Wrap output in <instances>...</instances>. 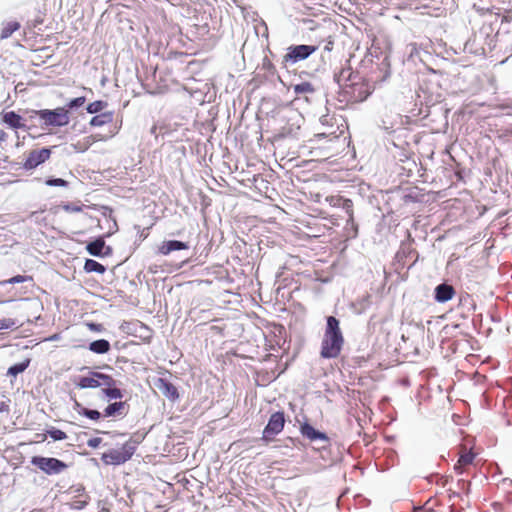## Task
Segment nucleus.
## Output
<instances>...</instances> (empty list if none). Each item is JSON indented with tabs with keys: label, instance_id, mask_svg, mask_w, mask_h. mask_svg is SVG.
Wrapping results in <instances>:
<instances>
[{
	"label": "nucleus",
	"instance_id": "9b49d317",
	"mask_svg": "<svg viewBox=\"0 0 512 512\" xmlns=\"http://www.w3.org/2000/svg\"><path fill=\"white\" fill-rule=\"evenodd\" d=\"M2 122L9 128L14 130L26 129V125L24 123L23 118L14 111L3 112Z\"/></svg>",
	"mask_w": 512,
	"mask_h": 512
},
{
	"label": "nucleus",
	"instance_id": "72a5a7b5",
	"mask_svg": "<svg viewBox=\"0 0 512 512\" xmlns=\"http://www.w3.org/2000/svg\"><path fill=\"white\" fill-rule=\"evenodd\" d=\"M145 437V433L137 432L134 436L130 437V443H140Z\"/></svg>",
	"mask_w": 512,
	"mask_h": 512
},
{
	"label": "nucleus",
	"instance_id": "9d476101",
	"mask_svg": "<svg viewBox=\"0 0 512 512\" xmlns=\"http://www.w3.org/2000/svg\"><path fill=\"white\" fill-rule=\"evenodd\" d=\"M154 385L156 389L168 399L175 401L179 398L177 388L166 379L158 378Z\"/></svg>",
	"mask_w": 512,
	"mask_h": 512
},
{
	"label": "nucleus",
	"instance_id": "ddd939ff",
	"mask_svg": "<svg viewBox=\"0 0 512 512\" xmlns=\"http://www.w3.org/2000/svg\"><path fill=\"white\" fill-rule=\"evenodd\" d=\"M300 432L304 437H306L310 441L321 440L324 442H328V436L325 433L316 430L313 426H311L308 423H304L301 425Z\"/></svg>",
	"mask_w": 512,
	"mask_h": 512
},
{
	"label": "nucleus",
	"instance_id": "f257e3e1",
	"mask_svg": "<svg viewBox=\"0 0 512 512\" xmlns=\"http://www.w3.org/2000/svg\"><path fill=\"white\" fill-rule=\"evenodd\" d=\"M344 338L339 327V321L334 316L327 317V324L321 343L322 358L332 359L340 355Z\"/></svg>",
	"mask_w": 512,
	"mask_h": 512
},
{
	"label": "nucleus",
	"instance_id": "1a4fd4ad",
	"mask_svg": "<svg viewBox=\"0 0 512 512\" xmlns=\"http://www.w3.org/2000/svg\"><path fill=\"white\" fill-rule=\"evenodd\" d=\"M128 459V451L123 447L121 450L110 449L102 454V460L108 465H118L126 462Z\"/></svg>",
	"mask_w": 512,
	"mask_h": 512
},
{
	"label": "nucleus",
	"instance_id": "393cba45",
	"mask_svg": "<svg viewBox=\"0 0 512 512\" xmlns=\"http://www.w3.org/2000/svg\"><path fill=\"white\" fill-rule=\"evenodd\" d=\"M30 364V359H25L21 363H16L13 366L9 367L8 374L12 376H17L18 374L24 372Z\"/></svg>",
	"mask_w": 512,
	"mask_h": 512
},
{
	"label": "nucleus",
	"instance_id": "ea45409f",
	"mask_svg": "<svg viewBox=\"0 0 512 512\" xmlns=\"http://www.w3.org/2000/svg\"><path fill=\"white\" fill-rule=\"evenodd\" d=\"M45 439H46V435L44 434V435L42 436V441H44Z\"/></svg>",
	"mask_w": 512,
	"mask_h": 512
},
{
	"label": "nucleus",
	"instance_id": "f704fd0d",
	"mask_svg": "<svg viewBox=\"0 0 512 512\" xmlns=\"http://www.w3.org/2000/svg\"><path fill=\"white\" fill-rule=\"evenodd\" d=\"M2 412H9V400L0 401V413Z\"/></svg>",
	"mask_w": 512,
	"mask_h": 512
},
{
	"label": "nucleus",
	"instance_id": "b1692460",
	"mask_svg": "<svg viewBox=\"0 0 512 512\" xmlns=\"http://www.w3.org/2000/svg\"><path fill=\"white\" fill-rule=\"evenodd\" d=\"M125 406V402H115L110 405H108L104 410V416L110 417L114 416L116 414L122 413Z\"/></svg>",
	"mask_w": 512,
	"mask_h": 512
},
{
	"label": "nucleus",
	"instance_id": "f8f14e48",
	"mask_svg": "<svg viewBox=\"0 0 512 512\" xmlns=\"http://www.w3.org/2000/svg\"><path fill=\"white\" fill-rule=\"evenodd\" d=\"M435 300L439 303H445L453 298L455 295L454 288L447 284L442 283L435 288Z\"/></svg>",
	"mask_w": 512,
	"mask_h": 512
},
{
	"label": "nucleus",
	"instance_id": "473e14b6",
	"mask_svg": "<svg viewBox=\"0 0 512 512\" xmlns=\"http://www.w3.org/2000/svg\"><path fill=\"white\" fill-rule=\"evenodd\" d=\"M353 203L350 199H346L343 203V208L346 210V212L349 215V220L353 221Z\"/></svg>",
	"mask_w": 512,
	"mask_h": 512
},
{
	"label": "nucleus",
	"instance_id": "4c0bfd02",
	"mask_svg": "<svg viewBox=\"0 0 512 512\" xmlns=\"http://www.w3.org/2000/svg\"><path fill=\"white\" fill-rule=\"evenodd\" d=\"M3 328H8V325H5V324H0V329H3Z\"/></svg>",
	"mask_w": 512,
	"mask_h": 512
},
{
	"label": "nucleus",
	"instance_id": "2f4dec72",
	"mask_svg": "<svg viewBox=\"0 0 512 512\" xmlns=\"http://www.w3.org/2000/svg\"><path fill=\"white\" fill-rule=\"evenodd\" d=\"M28 280H32V277L31 276H24V275H16L4 282H2L3 284H16V283H22V282H26Z\"/></svg>",
	"mask_w": 512,
	"mask_h": 512
},
{
	"label": "nucleus",
	"instance_id": "e433bc0d",
	"mask_svg": "<svg viewBox=\"0 0 512 512\" xmlns=\"http://www.w3.org/2000/svg\"><path fill=\"white\" fill-rule=\"evenodd\" d=\"M100 439H93L89 441V446L96 447Z\"/></svg>",
	"mask_w": 512,
	"mask_h": 512
},
{
	"label": "nucleus",
	"instance_id": "6e6552de",
	"mask_svg": "<svg viewBox=\"0 0 512 512\" xmlns=\"http://www.w3.org/2000/svg\"><path fill=\"white\" fill-rule=\"evenodd\" d=\"M291 88L296 95L295 100H304L305 102H310V97L314 95L316 91L315 87L307 81L293 84Z\"/></svg>",
	"mask_w": 512,
	"mask_h": 512
},
{
	"label": "nucleus",
	"instance_id": "f03ea898",
	"mask_svg": "<svg viewBox=\"0 0 512 512\" xmlns=\"http://www.w3.org/2000/svg\"><path fill=\"white\" fill-rule=\"evenodd\" d=\"M36 114L44 121L46 126H66L69 121V111L64 107H58L54 110L43 109L36 111Z\"/></svg>",
	"mask_w": 512,
	"mask_h": 512
},
{
	"label": "nucleus",
	"instance_id": "7c9ffc66",
	"mask_svg": "<svg viewBox=\"0 0 512 512\" xmlns=\"http://www.w3.org/2000/svg\"><path fill=\"white\" fill-rule=\"evenodd\" d=\"M86 102V98L84 96H81V97H77V98H74L72 99L71 101H69L67 103V109H73V108H76V107H80L82 105H84Z\"/></svg>",
	"mask_w": 512,
	"mask_h": 512
},
{
	"label": "nucleus",
	"instance_id": "c85d7f7f",
	"mask_svg": "<svg viewBox=\"0 0 512 512\" xmlns=\"http://www.w3.org/2000/svg\"><path fill=\"white\" fill-rule=\"evenodd\" d=\"M48 435L55 441L65 440L67 438V434L57 428H51L47 431Z\"/></svg>",
	"mask_w": 512,
	"mask_h": 512
},
{
	"label": "nucleus",
	"instance_id": "f3484780",
	"mask_svg": "<svg viewBox=\"0 0 512 512\" xmlns=\"http://www.w3.org/2000/svg\"><path fill=\"white\" fill-rule=\"evenodd\" d=\"M102 391L109 400L118 399L122 397V393L120 389L115 387V381L112 377L109 385H102Z\"/></svg>",
	"mask_w": 512,
	"mask_h": 512
},
{
	"label": "nucleus",
	"instance_id": "cd10ccee",
	"mask_svg": "<svg viewBox=\"0 0 512 512\" xmlns=\"http://www.w3.org/2000/svg\"><path fill=\"white\" fill-rule=\"evenodd\" d=\"M107 106V103L101 100L94 101L87 106V111L91 114L102 111Z\"/></svg>",
	"mask_w": 512,
	"mask_h": 512
},
{
	"label": "nucleus",
	"instance_id": "a878e982",
	"mask_svg": "<svg viewBox=\"0 0 512 512\" xmlns=\"http://www.w3.org/2000/svg\"><path fill=\"white\" fill-rule=\"evenodd\" d=\"M352 71L350 68L342 69L339 73L335 74L336 82L342 86L351 80Z\"/></svg>",
	"mask_w": 512,
	"mask_h": 512
},
{
	"label": "nucleus",
	"instance_id": "4be33fe9",
	"mask_svg": "<svg viewBox=\"0 0 512 512\" xmlns=\"http://www.w3.org/2000/svg\"><path fill=\"white\" fill-rule=\"evenodd\" d=\"M19 28H20L19 22H17V21L7 22L6 24H4V26L1 30L0 38L1 39L9 38L15 31L19 30Z\"/></svg>",
	"mask_w": 512,
	"mask_h": 512
},
{
	"label": "nucleus",
	"instance_id": "6ab92c4d",
	"mask_svg": "<svg viewBox=\"0 0 512 512\" xmlns=\"http://www.w3.org/2000/svg\"><path fill=\"white\" fill-rule=\"evenodd\" d=\"M131 331H134V332H140V338L142 340H147L151 337V330L143 325L140 321H134V322H130V332Z\"/></svg>",
	"mask_w": 512,
	"mask_h": 512
},
{
	"label": "nucleus",
	"instance_id": "20e7f679",
	"mask_svg": "<svg viewBox=\"0 0 512 512\" xmlns=\"http://www.w3.org/2000/svg\"><path fill=\"white\" fill-rule=\"evenodd\" d=\"M284 424H285L284 413L283 412L273 413L270 416L266 427L264 428L263 435H262L261 439L263 441H265L266 443L270 442L275 435L279 434L283 430Z\"/></svg>",
	"mask_w": 512,
	"mask_h": 512
},
{
	"label": "nucleus",
	"instance_id": "4468645a",
	"mask_svg": "<svg viewBox=\"0 0 512 512\" xmlns=\"http://www.w3.org/2000/svg\"><path fill=\"white\" fill-rule=\"evenodd\" d=\"M188 249V245L185 242L178 240L164 241L158 248V252L162 255H168L173 251Z\"/></svg>",
	"mask_w": 512,
	"mask_h": 512
},
{
	"label": "nucleus",
	"instance_id": "bb28decb",
	"mask_svg": "<svg viewBox=\"0 0 512 512\" xmlns=\"http://www.w3.org/2000/svg\"><path fill=\"white\" fill-rule=\"evenodd\" d=\"M98 226L100 229H103V224L108 226V231L105 233V235H110L112 233L113 228L116 226V223L110 219L107 215L103 214L101 218L98 220Z\"/></svg>",
	"mask_w": 512,
	"mask_h": 512
},
{
	"label": "nucleus",
	"instance_id": "58836bf2",
	"mask_svg": "<svg viewBox=\"0 0 512 512\" xmlns=\"http://www.w3.org/2000/svg\"><path fill=\"white\" fill-rule=\"evenodd\" d=\"M289 441H290L292 444H294V443H295V440H294V439H292V438H290V439H289Z\"/></svg>",
	"mask_w": 512,
	"mask_h": 512
},
{
	"label": "nucleus",
	"instance_id": "dca6fc26",
	"mask_svg": "<svg viewBox=\"0 0 512 512\" xmlns=\"http://www.w3.org/2000/svg\"><path fill=\"white\" fill-rule=\"evenodd\" d=\"M474 458H475V455L472 452H467V451L463 452L460 455L458 463L455 465L454 469L456 470V472L458 474H462L463 467L470 465L473 462Z\"/></svg>",
	"mask_w": 512,
	"mask_h": 512
},
{
	"label": "nucleus",
	"instance_id": "a19ab883",
	"mask_svg": "<svg viewBox=\"0 0 512 512\" xmlns=\"http://www.w3.org/2000/svg\"><path fill=\"white\" fill-rule=\"evenodd\" d=\"M130 450H132V448H131V447H130ZM132 454H133V452H132V451H130V452H129L130 457L132 456Z\"/></svg>",
	"mask_w": 512,
	"mask_h": 512
},
{
	"label": "nucleus",
	"instance_id": "0eeeda50",
	"mask_svg": "<svg viewBox=\"0 0 512 512\" xmlns=\"http://www.w3.org/2000/svg\"><path fill=\"white\" fill-rule=\"evenodd\" d=\"M50 148H42L40 150H32L28 153L23 167L26 170H32L38 167L40 164L46 162L51 156Z\"/></svg>",
	"mask_w": 512,
	"mask_h": 512
},
{
	"label": "nucleus",
	"instance_id": "c756f323",
	"mask_svg": "<svg viewBox=\"0 0 512 512\" xmlns=\"http://www.w3.org/2000/svg\"><path fill=\"white\" fill-rule=\"evenodd\" d=\"M47 186H59V187H67L68 181L62 179V178H51L46 180Z\"/></svg>",
	"mask_w": 512,
	"mask_h": 512
},
{
	"label": "nucleus",
	"instance_id": "2eb2a0df",
	"mask_svg": "<svg viewBox=\"0 0 512 512\" xmlns=\"http://www.w3.org/2000/svg\"><path fill=\"white\" fill-rule=\"evenodd\" d=\"M105 247V241L103 239V237H98L96 240L90 242L87 246H86V250L88 251L89 254L93 255V256H102L103 253V249Z\"/></svg>",
	"mask_w": 512,
	"mask_h": 512
},
{
	"label": "nucleus",
	"instance_id": "a211bd4d",
	"mask_svg": "<svg viewBox=\"0 0 512 512\" xmlns=\"http://www.w3.org/2000/svg\"><path fill=\"white\" fill-rule=\"evenodd\" d=\"M74 409L78 412V414L83 415L91 420H99L101 414L97 410H90L83 407L77 400H75Z\"/></svg>",
	"mask_w": 512,
	"mask_h": 512
},
{
	"label": "nucleus",
	"instance_id": "423d86ee",
	"mask_svg": "<svg viewBox=\"0 0 512 512\" xmlns=\"http://www.w3.org/2000/svg\"><path fill=\"white\" fill-rule=\"evenodd\" d=\"M317 50V46L313 45H295L290 46L287 49V53L284 56L285 62L297 63L299 61L307 59L311 54Z\"/></svg>",
	"mask_w": 512,
	"mask_h": 512
},
{
	"label": "nucleus",
	"instance_id": "39448f33",
	"mask_svg": "<svg viewBox=\"0 0 512 512\" xmlns=\"http://www.w3.org/2000/svg\"><path fill=\"white\" fill-rule=\"evenodd\" d=\"M111 381V376L93 372L89 376H81L75 381V385L81 389L85 388H97L102 387V385H109Z\"/></svg>",
	"mask_w": 512,
	"mask_h": 512
},
{
	"label": "nucleus",
	"instance_id": "aec40b11",
	"mask_svg": "<svg viewBox=\"0 0 512 512\" xmlns=\"http://www.w3.org/2000/svg\"><path fill=\"white\" fill-rule=\"evenodd\" d=\"M89 349L94 353L104 354L110 350V343L105 339H99L91 342Z\"/></svg>",
	"mask_w": 512,
	"mask_h": 512
},
{
	"label": "nucleus",
	"instance_id": "412c9836",
	"mask_svg": "<svg viewBox=\"0 0 512 512\" xmlns=\"http://www.w3.org/2000/svg\"><path fill=\"white\" fill-rule=\"evenodd\" d=\"M113 120V116L111 113H101L94 117H92L90 121V125L94 127L103 126L105 124L111 123Z\"/></svg>",
	"mask_w": 512,
	"mask_h": 512
},
{
	"label": "nucleus",
	"instance_id": "c9c22d12",
	"mask_svg": "<svg viewBox=\"0 0 512 512\" xmlns=\"http://www.w3.org/2000/svg\"><path fill=\"white\" fill-rule=\"evenodd\" d=\"M87 325H88V327H89L91 330H94V331H100V325H98V324H95V323H88Z\"/></svg>",
	"mask_w": 512,
	"mask_h": 512
},
{
	"label": "nucleus",
	"instance_id": "7ed1b4c3",
	"mask_svg": "<svg viewBox=\"0 0 512 512\" xmlns=\"http://www.w3.org/2000/svg\"><path fill=\"white\" fill-rule=\"evenodd\" d=\"M31 463L48 475L60 474L68 467L65 462L53 457L33 456Z\"/></svg>",
	"mask_w": 512,
	"mask_h": 512
},
{
	"label": "nucleus",
	"instance_id": "5701e85b",
	"mask_svg": "<svg viewBox=\"0 0 512 512\" xmlns=\"http://www.w3.org/2000/svg\"><path fill=\"white\" fill-rule=\"evenodd\" d=\"M84 270L88 273L96 272L103 274L106 271V268L104 265L93 259H87L84 264Z\"/></svg>",
	"mask_w": 512,
	"mask_h": 512
}]
</instances>
